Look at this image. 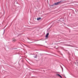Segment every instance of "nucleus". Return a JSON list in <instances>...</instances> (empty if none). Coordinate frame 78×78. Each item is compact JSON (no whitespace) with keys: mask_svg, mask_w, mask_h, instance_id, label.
<instances>
[{"mask_svg":"<svg viewBox=\"0 0 78 78\" xmlns=\"http://www.w3.org/2000/svg\"><path fill=\"white\" fill-rule=\"evenodd\" d=\"M60 3H62V1H61L59 2H56L55 3V5H59Z\"/></svg>","mask_w":78,"mask_h":78,"instance_id":"nucleus-1","label":"nucleus"},{"mask_svg":"<svg viewBox=\"0 0 78 78\" xmlns=\"http://www.w3.org/2000/svg\"><path fill=\"white\" fill-rule=\"evenodd\" d=\"M12 41L13 42H15V41H16V40L14 39H13Z\"/></svg>","mask_w":78,"mask_h":78,"instance_id":"nucleus-5","label":"nucleus"},{"mask_svg":"<svg viewBox=\"0 0 78 78\" xmlns=\"http://www.w3.org/2000/svg\"><path fill=\"white\" fill-rule=\"evenodd\" d=\"M35 58H37V55H36L35 57H34Z\"/></svg>","mask_w":78,"mask_h":78,"instance_id":"nucleus-6","label":"nucleus"},{"mask_svg":"<svg viewBox=\"0 0 78 78\" xmlns=\"http://www.w3.org/2000/svg\"><path fill=\"white\" fill-rule=\"evenodd\" d=\"M49 35V33H48L45 36L46 37H48V36Z\"/></svg>","mask_w":78,"mask_h":78,"instance_id":"nucleus-2","label":"nucleus"},{"mask_svg":"<svg viewBox=\"0 0 78 78\" xmlns=\"http://www.w3.org/2000/svg\"><path fill=\"white\" fill-rule=\"evenodd\" d=\"M37 20H40L41 19V18H38L37 19Z\"/></svg>","mask_w":78,"mask_h":78,"instance_id":"nucleus-3","label":"nucleus"},{"mask_svg":"<svg viewBox=\"0 0 78 78\" xmlns=\"http://www.w3.org/2000/svg\"><path fill=\"white\" fill-rule=\"evenodd\" d=\"M57 75L58 76H60V77L61 78H62V76H61L59 74H57Z\"/></svg>","mask_w":78,"mask_h":78,"instance_id":"nucleus-4","label":"nucleus"},{"mask_svg":"<svg viewBox=\"0 0 78 78\" xmlns=\"http://www.w3.org/2000/svg\"><path fill=\"white\" fill-rule=\"evenodd\" d=\"M60 66L61 67L62 69V70H63V68H62V66Z\"/></svg>","mask_w":78,"mask_h":78,"instance_id":"nucleus-7","label":"nucleus"}]
</instances>
